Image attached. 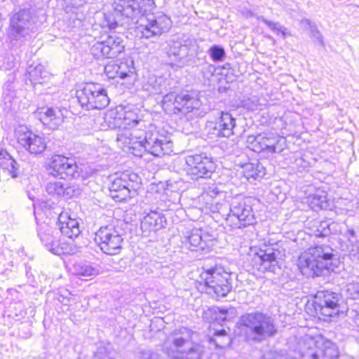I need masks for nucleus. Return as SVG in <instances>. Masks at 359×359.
Segmentation results:
<instances>
[{
  "label": "nucleus",
  "instance_id": "obj_1",
  "mask_svg": "<svg viewBox=\"0 0 359 359\" xmlns=\"http://www.w3.org/2000/svg\"><path fill=\"white\" fill-rule=\"evenodd\" d=\"M118 140L133 150L136 156H142V151H147L154 156H162L172 151V142L170 137L158 132L145 133L142 137L138 130H126L118 134Z\"/></svg>",
  "mask_w": 359,
  "mask_h": 359
},
{
  "label": "nucleus",
  "instance_id": "obj_2",
  "mask_svg": "<svg viewBox=\"0 0 359 359\" xmlns=\"http://www.w3.org/2000/svg\"><path fill=\"white\" fill-rule=\"evenodd\" d=\"M237 325L240 334L248 342L261 343L278 333L275 320L259 311L242 315Z\"/></svg>",
  "mask_w": 359,
  "mask_h": 359
},
{
  "label": "nucleus",
  "instance_id": "obj_3",
  "mask_svg": "<svg viewBox=\"0 0 359 359\" xmlns=\"http://www.w3.org/2000/svg\"><path fill=\"white\" fill-rule=\"evenodd\" d=\"M333 249L327 245L310 247L298 259V266L302 274L314 278L333 270Z\"/></svg>",
  "mask_w": 359,
  "mask_h": 359
},
{
  "label": "nucleus",
  "instance_id": "obj_4",
  "mask_svg": "<svg viewBox=\"0 0 359 359\" xmlns=\"http://www.w3.org/2000/svg\"><path fill=\"white\" fill-rule=\"evenodd\" d=\"M199 283L203 290L217 297H226L232 290L231 273L222 266L215 265L203 271L200 275Z\"/></svg>",
  "mask_w": 359,
  "mask_h": 359
},
{
  "label": "nucleus",
  "instance_id": "obj_5",
  "mask_svg": "<svg viewBox=\"0 0 359 359\" xmlns=\"http://www.w3.org/2000/svg\"><path fill=\"white\" fill-rule=\"evenodd\" d=\"M76 97L83 109H102L109 104L107 90L100 83H87L76 90Z\"/></svg>",
  "mask_w": 359,
  "mask_h": 359
},
{
  "label": "nucleus",
  "instance_id": "obj_6",
  "mask_svg": "<svg viewBox=\"0 0 359 359\" xmlns=\"http://www.w3.org/2000/svg\"><path fill=\"white\" fill-rule=\"evenodd\" d=\"M35 24V15L30 8H21L10 17L8 37L11 41L26 39L32 32Z\"/></svg>",
  "mask_w": 359,
  "mask_h": 359
},
{
  "label": "nucleus",
  "instance_id": "obj_7",
  "mask_svg": "<svg viewBox=\"0 0 359 359\" xmlns=\"http://www.w3.org/2000/svg\"><path fill=\"white\" fill-rule=\"evenodd\" d=\"M94 241L104 253L118 255L123 248L122 230L113 224L102 226L95 232Z\"/></svg>",
  "mask_w": 359,
  "mask_h": 359
},
{
  "label": "nucleus",
  "instance_id": "obj_8",
  "mask_svg": "<svg viewBox=\"0 0 359 359\" xmlns=\"http://www.w3.org/2000/svg\"><path fill=\"white\" fill-rule=\"evenodd\" d=\"M339 294L328 291H318L313 297L312 306L313 315L324 321H330L332 318L339 314Z\"/></svg>",
  "mask_w": 359,
  "mask_h": 359
},
{
  "label": "nucleus",
  "instance_id": "obj_9",
  "mask_svg": "<svg viewBox=\"0 0 359 359\" xmlns=\"http://www.w3.org/2000/svg\"><path fill=\"white\" fill-rule=\"evenodd\" d=\"M184 170L192 180L210 178L215 170L212 158L205 153L188 155L184 157Z\"/></svg>",
  "mask_w": 359,
  "mask_h": 359
},
{
  "label": "nucleus",
  "instance_id": "obj_10",
  "mask_svg": "<svg viewBox=\"0 0 359 359\" xmlns=\"http://www.w3.org/2000/svg\"><path fill=\"white\" fill-rule=\"evenodd\" d=\"M193 334L194 332L185 327L174 330L164 342V351L173 359L183 358L185 348L192 343Z\"/></svg>",
  "mask_w": 359,
  "mask_h": 359
},
{
  "label": "nucleus",
  "instance_id": "obj_11",
  "mask_svg": "<svg viewBox=\"0 0 359 359\" xmlns=\"http://www.w3.org/2000/svg\"><path fill=\"white\" fill-rule=\"evenodd\" d=\"M49 174L60 179L68 177L77 179L82 173V168L77 165L75 160L62 155L53 156L48 163Z\"/></svg>",
  "mask_w": 359,
  "mask_h": 359
},
{
  "label": "nucleus",
  "instance_id": "obj_12",
  "mask_svg": "<svg viewBox=\"0 0 359 359\" xmlns=\"http://www.w3.org/2000/svg\"><path fill=\"white\" fill-rule=\"evenodd\" d=\"M124 49L122 37L117 34H110L104 40L95 42L90 50L96 59H101L116 57Z\"/></svg>",
  "mask_w": 359,
  "mask_h": 359
},
{
  "label": "nucleus",
  "instance_id": "obj_13",
  "mask_svg": "<svg viewBox=\"0 0 359 359\" xmlns=\"http://www.w3.org/2000/svg\"><path fill=\"white\" fill-rule=\"evenodd\" d=\"M228 216L238 220L236 225L238 228L245 227L256 223V218L249 200L241 196H236L232 198L229 205Z\"/></svg>",
  "mask_w": 359,
  "mask_h": 359
},
{
  "label": "nucleus",
  "instance_id": "obj_14",
  "mask_svg": "<svg viewBox=\"0 0 359 359\" xmlns=\"http://www.w3.org/2000/svg\"><path fill=\"white\" fill-rule=\"evenodd\" d=\"M207 135L210 139L216 137L229 138L237 133L236 118L229 112L222 111L215 122L206 125Z\"/></svg>",
  "mask_w": 359,
  "mask_h": 359
},
{
  "label": "nucleus",
  "instance_id": "obj_15",
  "mask_svg": "<svg viewBox=\"0 0 359 359\" xmlns=\"http://www.w3.org/2000/svg\"><path fill=\"white\" fill-rule=\"evenodd\" d=\"M154 5L152 0H118L114 2L116 15L135 19L151 11Z\"/></svg>",
  "mask_w": 359,
  "mask_h": 359
},
{
  "label": "nucleus",
  "instance_id": "obj_16",
  "mask_svg": "<svg viewBox=\"0 0 359 359\" xmlns=\"http://www.w3.org/2000/svg\"><path fill=\"white\" fill-rule=\"evenodd\" d=\"M18 143L31 154H40L46 148L44 137L34 133L24 126H20L16 130Z\"/></svg>",
  "mask_w": 359,
  "mask_h": 359
},
{
  "label": "nucleus",
  "instance_id": "obj_17",
  "mask_svg": "<svg viewBox=\"0 0 359 359\" xmlns=\"http://www.w3.org/2000/svg\"><path fill=\"white\" fill-rule=\"evenodd\" d=\"M170 20L165 15L158 18H150L140 24L137 27V32L141 34L142 38L151 39L158 36L169 28Z\"/></svg>",
  "mask_w": 359,
  "mask_h": 359
},
{
  "label": "nucleus",
  "instance_id": "obj_18",
  "mask_svg": "<svg viewBox=\"0 0 359 359\" xmlns=\"http://www.w3.org/2000/svg\"><path fill=\"white\" fill-rule=\"evenodd\" d=\"M211 241L210 235L203 233L200 229H194L184 236L182 244L191 251H203L209 248Z\"/></svg>",
  "mask_w": 359,
  "mask_h": 359
},
{
  "label": "nucleus",
  "instance_id": "obj_19",
  "mask_svg": "<svg viewBox=\"0 0 359 359\" xmlns=\"http://www.w3.org/2000/svg\"><path fill=\"white\" fill-rule=\"evenodd\" d=\"M133 185L128 182V177L123 173L116 177L109 186V195L116 201H124L131 198Z\"/></svg>",
  "mask_w": 359,
  "mask_h": 359
},
{
  "label": "nucleus",
  "instance_id": "obj_20",
  "mask_svg": "<svg viewBox=\"0 0 359 359\" xmlns=\"http://www.w3.org/2000/svg\"><path fill=\"white\" fill-rule=\"evenodd\" d=\"M261 140L256 149L258 153L264 151L271 154L280 153L285 147V140L273 133L261 134Z\"/></svg>",
  "mask_w": 359,
  "mask_h": 359
},
{
  "label": "nucleus",
  "instance_id": "obj_21",
  "mask_svg": "<svg viewBox=\"0 0 359 359\" xmlns=\"http://www.w3.org/2000/svg\"><path fill=\"white\" fill-rule=\"evenodd\" d=\"M36 115L44 126L53 130L57 128L64 121L62 112L57 108H42L36 112Z\"/></svg>",
  "mask_w": 359,
  "mask_h": 359
},
{
  "label": "nucleus",
  "instance_id": "obj_22",
  "mask_svg": "<svg viewBox=\"0 0 359 359\" xmlns=\"http://www.w3.org/2000/svg\"><path fill=\"white\" fill-rule=\"evenodd\" d=\"M316 350L311 354L312 359H337L339 352L337 346L330 340L320 338L316 341Z\"/></svg>",
  "mask_w": 359,
  "mask_h": 359
},
{
  "label": "nucleus",
  "instance_id": "obj_23",
  "mask_svg": "<svg viewBox=\"0 0 359 359\" xmlns=\"http://www.w3.org/2000/svg\"><path fill=\"white\" fill-rule=\"evenodd\" d=\"M57 225L61 233L67 238H74L81 233L79 221L72 218L67 212H62L59 215Z\"/></svg>",
  "mask_w": 359,
  "mask_h": 359
},
{
  "label": "nucleus",
  "instance_id": "obj_24",
  "mask_svg": "<svg viewBox=\"0 0 359 359\" xmlns=\"http://www.w3.org/2000/svg\"><path fill=\"white\" fill-rule=\"evenodd\" d=\"M55 231L48 226H41L38 232V236L43 243L46 248L51 253L60 255L65 252L62 248H60V243Z\"/></svg>",
  "mask_w": 359,
  "mask_h": 359
},
{
  "label": "nucleus",
  "instance_id": "obj_25",
  "mask_svg": "<svg viewBox=\"0 0 359 359\" xmlns=\"http://www.w3.org/2000/svg\"><path fill=\"white\" fill-rule=\"evenodd\" d=\"M184 92L177 94L170 93L163 96L161 104L163 110L169 114H178L182 113L183 102L184 100Z\"/></svg>",
  "mask_w": 359,
  "mask_h": 359
},
{
  "label": "nucleus",
  "instance_id": "obj_26",
  "mask_svg": "<svg viewBox=\"0 0 359 359\" xmlns=\"http://www.w3.org/2000/svg\"><path fill=\"white\" fill-rule=\"evenodd\" d=\"M279 255L278 250L271 248L261 250L256 258V262L260 265L259 270L274 271L278 264L277 258Z\"/></svg>",
  "mask_w": 359,
  "mask_h": 359
},
{
  "label": "nucleus",
  "instance_id": "obj_27",
  "mask_svg": "<svg viewBox=\"0 0 359 359\" xmlns=\"http://www.w3.org/2000/svg\"><path fill=\"white\" fill-rule=\"evenodd\" d=\"M165 223V219L161 213L156 211H151L142 221L141 229L144 233L156 232L163 228Z\"/></svg>",
  "mask_w": 359,
  "mask_h": 359
},
{
  "label": "nucleus",
  "instance_id": "obj_28",
  "mask_svg": "<svg viewBox=\"0 0 359 359\" xmlns=\"http://www.w3.org/2000/svg\"><path fill=\"white\" fill-rule=\"evenodd\" d=\"M114 121V128H118L119 129L123 128V130H119L117 136L123 131L129 130L131 132L133 130H136L134 127L140 123L137 115L133 111H126L123 116H120L116 118ZM116 139H118V137ZM117 141L119 140H117Z\"/></svg>",
  "mask_w": 359,
  "mask_h": 359
},
{
  "label": "nucleus",
  "instance_id": "obj_29",
  "mask_svg": "<svg viewBox=\"0 0 359 359\" xmlns=\"http://www.w3.org/2000/svg\"><path fill=\"white\" fill-rule=\"evenodd\" d=\"M184 50L182 54H184V59L187 62L193 61L201 53H203V48L201 47L199 42L191 38H187L184 39Z\"/></svg>",
  "mask_w": 359,
  "mask_h": 359
},
{
  "label": "nucleus",
  "instance_id": "obj_30",
  "mask_svg": "<svg viewBox=\"0 0 359 359\" xmlns=\"http://www.w3.org/2000/svg\"><path fill=\"white\" fill-rule=\"evenodd\" d=\"M184 100L182 114L192 112L194 115L199 116L201 114L199 110L202 105L201 100L196 96L190 95L187 92H184Z\"/></svg>",
  "mask_w": 359,
  "mask_h": 359
},
{
  "label": "nucleus",
  "instance_id": "obj_31",
  "mask_svg": "<svg viewBox=\"0 0 359 359\" xmlns=\"http://www.w3.org/2000/svg\"><path fill=\"white\" fill-rule=\"evenodd\" d=\"M74 273L77 276L89 277L98 275L100 269L97 265L88 262H79L73 266Z\"/></svg>",
  "mask_w": 359,
  "mask_h": 359
},
{
  "label": "nucleus",
  "instance_id": "obj_32",
  "mask_svg": "<svg viewBox=\"0 0 359 359\" xmlns=\"http://www.w3.org/2000/svg\"><path fill=\"white\" fill-rule=\"evenodd\" d=\"M244 175L247 179L257 180L263 178L266 175L265 167L259 162L249 163L244 165Z\"/></svg>",
  "mask_w": 359,
  "mask_h": 359
},
{
  "label": "nucleus",
  "instance_id": "obj_33",
  "mask_svg": "<svg viewBox=\"0 0 359 359\" xmlns=\"http://www.w3.org/2000/svg\"><path fill=\"white\" fill-rule=\"evenodd\" d=\"M143 88L150 94H161L166 90V81L162 77H150Z\"/></svg>",
  "mask_w": 359,
  "mask_h": 359
},
{
  "label": "nucleus",
  "instance_id": "obj_34",
  "mask_svg": "<svg viewBox=\"0 0 359 359\" xmlns=\"http://www.w3.org/2000/svg\"><path fill=\"white\" fill-rule=\"evenodd\" d=\"M29 79L32 83H42L45 79L48 78L49 73L44 69L41 64L37 65H30L27 70Z\"/></svg>",
  "mask_w": 359,
  "mask_h": 359
},
{
  "label": "nucleus",
  "instance_id": "obj_35",
  "mask_svg": "<svg viewBox=\"0 0 359 359\" xmlns=\"http://www.w3.org/2000/svg\"><path fill=\"white\" fill-rule=\"evenodd\" d=\"M210 343L215 345L217 348H224L231 343V338L225 329L214 330V332L209 338Z\"/></svg>",
  "mask_w": 359,
  "mask_h": 359
},
{
  "label": "nucleus",
  "instance_id": "obj_36",
  "mask_svg": "<svg viewBox=\"0 0 359 359\" xmlns=\"http://www.w3.org/2000/svg\"><path fill=\"white\" fill-rule=\"evenodd\" d=\"M0 167L7 170L13 178L18 177L17 163L6 151H0Z\"/></svg>",
  "mask_w": 359,
  "mask_h": 359
},
{
  "label": "nucleus",
  "instance_id": "obj_37",
  "mask_svg": "<svg viewBox=\"0 0 359 359\" xmlns=\"http://www.w3.org/2000/svg\"><path fill=\"white\" fill-rule=\"evenodd\" d=\"M309 201L312 209L327 208L328 206L327 194L324 191H317L309 198Z\"/></svg>",
  "mask_w": 359,
  "mask_h": 359
},
{
  "label": "nucleus",
  "instance_id": "obj_38",
  "mask_svg": "<svg viewBox=\"0 0 359 359\" xmlns=\"http://www.w3.org/2000/svg\"><path fill=\"white\" fill-rule=\"evenodd\" d=\"M184 50L186 49L184 48V40L182 41H172L168 43V54L170 56L173 55L180 61L184 59V54H182Z\"/></svg>",
  "mask_w": 359,
  "mask_h": 359
},
{
  "label": "nucleus",
  "instance_id": "obj_39",
  "mask_svg": "<svg viewBox=\"0 0 359 359\" xmlns=\"http://www.w3.org/2000/svg\"><path fill=\"white\" fill-rule=\"evenodd\" d=\"M117 63L118 67V78L124 79L134 74L135 68L133 60L117 61Z\"/></svg>",
  "mask_w": 359,
  "mask_h": 359
},
{
  "label": "nucleus",
  "instance_id": "obj_40",
  "mask_svg": "<svg viewBox=\"0 0 359 359\" xmlns=\"http://www.w3.org/2000/svg\"><path fill=\"white\" fill-rule=\"evenodd\" d=\"M116 351L109 344H101L97 346L94 353V357L97 359H115Z\"/></svg>",
  "mask_w": 359,
  "mask_h": 359
},
{
  "label": "nucleus",
  "instance_id": "obj_41",
  "mask_svg": "<svg viewBox=\"0 0 359 359\" xmlns=\"http://www.w3.org/2000/svg\"><path fill=\"white\" fill-rule=\"evenodd\" d=\"M191 346H188L189 349L187 351L185 348V351L184 352V355L185 356L182 358L185 359H201L202 354L203 353V347L198 344L191 343Z\"/></svg>",
  "mask_w": 359,
  "mask_h": 359
},
{
  "label": "nucleus",
  "instance_id": "obj_42",
  "mask_svg": "<svg viewBox=\"0 0 359 359\" xmlns=\"http://www.w3.org/2000/svg\"><path fill=\"white\" fill-rule=\"evenodd\" d=\"M209 55L214 62H222L225 57V50L222 46L213 45L208 50Z\"/></svg>",
  "mask_w": 359,
  "mask_h": 359
},
{
  "label": "nucleus",
  "instance_id": "obj_43",
  "mask_svg": "<svg viewBox=\"0 0 359 359\" xmlns=\"http://www.w3.org/2000/svg\"><path fill=\"white\" fill-rule=\"evenodd\" d=\"M63 183L58 181L49 182L46 187V191L52 196H62L64 194Z\"/></svg>",
  "mask_w": 359,
  "mask_h": 359
},
{
  "label": "nucleus",
  "instance_id": "obj_44",
  "mask_svg": "<svg viewBox=\"0 0 359 359\" xmlns=\"http://www.w3.org/2000/svg\"><path fill=\"white\" fill-rule=\"evenodd\" d=\"M303 22L309 25L311 37L317 40L321 46H324L323 37L320 31L318 29L316 25L311 24V21L308 19L303 20Z\"/></svg>",
  "mask_w": 359,
  "mask_h": 359
},
{
  "label": "nucleus",
  "instance_id": "obj_45",
  "mask_svg": "<svg viewBox=\"0 0 359 359\" xmlns=\"http://www.w3.org/2000/svg\"><path fill=\"white\" fill-rule=\"evenodd\" d=\"M104 73L109 79L118 77V67L117 61H112L104 67Z\"/></svg>",
  "mask_w": 359,
  "mask_h": 359
},
{
  "label": "nucleus",
  "instance_id": "obj_46",
  "mask_svg": "<svg viewBox=\"0 0 359 359\" xmlns=\"http://www.w3.org/2000/svg\"><path fill=\"white\" fill-rule=\"evenodd\" d=\"M261 140V134H259L257 136L255 135H249L247 137V143L248 144V147H250L252 150L255 152H257L256 150L257 147L259 146Z\"/></svg>",
  "mask_w": 359,
  "mask_h": 359
},
{
  "label": "nucleus",
  "instance_id": "obj_47",
  "mask_svg": "<svg viewBox=\"0 0 359 359\" xmlns=\"http://www.w3.org/2000/svg\"><path fill=\"white\" fill-rule=\"evenodd\" d=\"M135 359H160V355L151 350H144L137 355Z\"/></svg>",
  "mask_w": 359,
  "mask_h": 359
},
{
  "label": "nucleus",
  "instance_id": "obj_48",
  "mask_svg": "<svg viewBox=\"0 0 359 359\" xmlns=\"http://www.w3.org/2000/svg\"><path fill=\"white\" fill-rule=\"evenodd\" d=\"M259 20H262L265 25H266L271 29L277 32H282L284 34L283 29H285L282 26H280L278 22H273L272 21H269L265 19L263 16H259L258 18Z\"/></svg>",
  "mask_w": 359,
  "mask_h": 359
},
{
  "label": "nucleus",
  "instance_id": "obj_49",
  "mask_svg": "<svg viewBox=\"0 0 359 359\" xmlns=\"http://www.w3.org/2000/svg\"><path fill=\"white\" fill-rule=\"evenodd\" d=\"M266 359H294L287 354H285L283 351H270L266 355Z\"/></svg>",
  "mask_w": 359,
  "mask_h": 359
},
{
  "label": "nucleus",
  "instance_id": "obj_50",
  "mask_svg": "<svg viewBox=\"0 0 359 359\" xmlns=\"http://www.w3.org/2000/svg\"><path fill=\"white\" fill-rule=\"evenodd\" d=\"M64 194H62V196L65 197L67 198H72L76 194L78 191L74 186H69L67 184L63 183V189Z\"/></svg>",
  "mask_w": 359,
  "mask_h": 359
},
{
  "label": "nucleus",
  "instance_id": "obj_51",
  "mask_svg": "<svg viewBox=\"0 0 359 359\" xmlns=\"http://www.w3.org/2000/svg\"><path fill=\"white\" fill-rule=\"evenodd\" d=\"M259 105L260 104L258 102V100L255 97H253L245 101V103L244 104V107L250 111H255L259 109Z\"/></svg>",
  "mask_w": 359,
  "mask_h": 359
},
{
  "label": "nucleus",
  "instance_id": "obj_52",
  "mask_svg": "<svg viewBox=\"0 0 359 359\" xmlns=\"http://www.w3.org/2000/svg\"><path fill=\"white\" fill-rule=\"evenodd\" d=\"M206 193L208 196H210L211 198H214L217 196L219 193V190L215 186V184H212V186L209 187L206 191Z\"/></svg>",
  "mask_w": 359,
  "mask_h": 359
},
{
  "label": "nucleus",
  "instance_id": "obj_53",
  "mask_svg": "<svg viewBox=\"0 0 359 359\" xmlns=\"http://www.w3.org/2000/svg\"><path fill=\"white\" fill-rule=\"evenodd\" d=\"M330 233V229L327 227H323V230L320 231V230H317V233H316V236L318 237H325L327 236V235H329Z\"/></svg>",
  "mask_w": 359,
  "mask_h": 359
},
{
  "label": "nucleus",
  "instance_id": "obj_54",
  "mask_svg": "<svg viewBox=\"0 0 359 359\" xmlns=\"http://www.w3.org/2000/svg\"><path fill=\"white\" fill-rule=\"evenodd\" d=\"M125 174L128 177V182H130V185H132L131 183L133 182H135L138 178V176L134 173H131V174L125 173Z\"/></svg>",
  "mask_w": 359,
  "mask_h": 359
},
{
  "label": "nucleus",
  "instance_id": "obj_55",
  "mask_svg": "<svg viewBox=\"0 0 359 359\" xmlns=\"http://www.w3.org/2000/svg\"><path fill=\"white\" fill-rule=\"evenodd\" d=\"M219 314H220L219 318L222 320H226V313H227V311L226 309H219Z\"/></svg>",
  "mask_w": 359,
  "mask_h": 359
},
{
  "label": "nucleus",
  "instance_id": "obj_56",
  "mask_svg": "<svg viewBox=\"0 0 359 359\" xmlns=\"http://www.w3.org/2000/svg\"><path fill=\"white\" fill-rule=\"evenodd\" d=\"M346 233L350 236V238H355V232L353 229H348L347 230Z\"/></svg>",
  "mask_w": 359,
  "mask_h": 359
},
{
  "label": "nucleus",
  "instance_id": "obj_57",
  "mask_svg": "<svg viewBox=\"0 0 359 359\" xmlns=\"http://www.w3.org/2000/svg\"><path fill=\"white\" fill-rule=\"evenodd\" d=\"M353 290H354L355 293L358 294L357 297H359V283L353 285Z\"/></svg>",
  "mask_w": 359,
  "mask_h": 359
},
{
  "label": "nucleus",
  "instance_id": "obj_58",
  "mask_svg": "<svg viewBox=\"0 0 359 359\" xmlns=\"http://www.w3.org/2000/svg\"><path fill=\"white\" fill-rule=\"evenodd\" d=\"M116 25H117L116 22L111 23V25H109V27H110V29H115L116 27Z\"/></svg>",
  "mask_w": 359,
  "mask_h": 359
},
{
  "label": "nucleus",
  "instance_id": "obj_59",
  "mask_svg": "<svg viewBox=\"0 0 359 359\" xmlns=\"http://www.w3.org/2000/svg\"><path fill=\"white\" fill-rule=\"evenodd\" d=\"M1 15L0 14V30L1 29V27H2V21H1Z\"/></svg>",
  "mask_w": 359,
  "mask_h": 359
},
{
  "label": "nucleus",
  "instance_id": "obj_60",
  "mask_svg": "<svg viewBox=\"0 0 359 359\" xmlns=\"http://www.w3.org/2000/svg\"><path fill=\"white\" fill-rule=\"evenodd\" d=\"M208 69H210V70H213V71H215V67H214V66H212V65H209V66H208Z\"/></svg>",
  "mask_w": 359,
  "mask_h": 359
},
{
  "label": "nucleus",
  "instance_id": "obj_61",
  "mask_svg": "<svg viewBox=\"0 0 359 359\" xmlns=\"http://www.w3.org/2000/svg\"><path fill=\"white\" fill-rule=\"evenodd\" d=\"M248 15H250V16H252V15H253V13H252V11H248Z\"/></svg>",
  "mask_w": 359,
  "mask_h": 359
}]
</instances>
